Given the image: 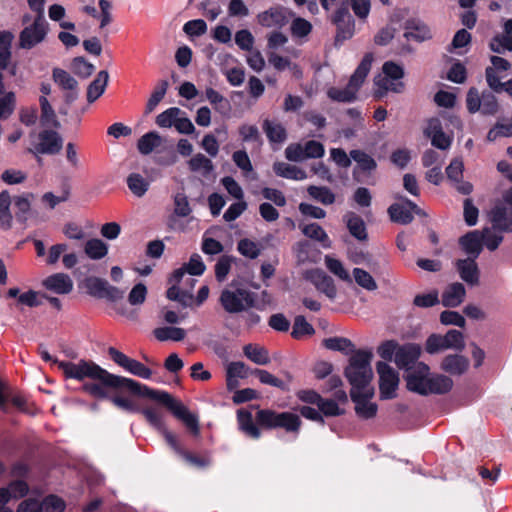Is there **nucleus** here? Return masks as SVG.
Listing matches in <instances>:
<instances>
[{
    "label": "nucleus",
    "instance_id": "obj_16",
    "mask_svg": "<svg viewBox=\"0 0 512 512\" xmlns=\"http://www.w3.org/2000/svg\"><path fill=\"white\" fill-rule=\"evenodd\" d=\"M388 213L392 221L400 224H408L413 218L414 214H420L421 210L412 201L406 199L401 203L392 204Z\"/></svg>",
    "mask_w": 512,
    "mask_h": 512
},
{
    "label": "nucleus",
    "instance_id": "obj_25",
    "mask_svg": "<svg viewBox=\"0 0 512 512\" xmlns=\"http://www.w3.org/2000/svg\"><path fill=\"white\" fill-rule=\"evenodd\" d=\"M465 293V288L461 283H452L442 294V304L445 307H457L463 302Z\"/></svg>",
    "mask_w": 512,
    "mask_h": 512
},
{
    "label": "nucleus",
    "instance_id": "obj_40",
    "mask_svg": "<svg viewBox=\"0 0 512 512\" xmlns=\"http://www.w3.org/2000/svg\"><path fill=\"white\" fill-rule=\"evenodd\" d=\"M189 168L193 172L200 173L203 176H208L213 171V163L203 154L194 155L188 162Z\"/></svg>",
    "mask_w": 512,
    "mask_h": 512
},
{
    "label": "nucleus",
    "instance_id": "obj_8",
    "mask_svg": "<svg viewBox=\"0 0 512 512\" xmlns=\"http://www.w3.org/2000/svg\"><path fill=\"white\" fill-rule=\"evenodd\" d=\"M48 33V23L45 16L35 17L34 21L27 25L19 35V47L31 49L40 44Z\"/></svg>",
    "mask_w": 512,
    "mask_h": 512
},
{
    "label": "nucleus",
    "instance_id": "obj_42",
    "mask_svg": "<svg viewBox=\"0 0 512 512\" xmlns=\"http://www.w3.org/2000/svg\"><path fill=\"white\" fill-rule=\"evenodd\" d=\"M181 114H184V111L180 108L171 107L160 113L156 117L155 122L160 128H171L175 126L176 121L178 117H181Z\"/></svg>",
    "mask_w": 512,
    "mask_h": 512
},
{
    "label": "nucleus",
    "instance_id": "obj_62",
    "mask_svg": "<svg viewBox=\"0 0 512 512\" xmlns=\"http://www.w3.org/2000/svg\"><path fill=\"white\" fill-rule=\"evenodd\" d=\"M446 338L444 336L433 334L426 341V351L430 354L437 353L442 350L449 349L446 346Z\"/></svg>",
    "mask_w": 512,
    "mask_h": 512
},
{
    "label": "nucleus",
    "instance_id": "obj_23",
    "mask_svg": "<svg viewBox=\"0 0 512 512\" xmlns=\"http://www.w3.org/2000/svg\"><path fill=\"white\" fill-rule=\"evenodd\" d=\"M459 243L466 254L471 258H476L480 255L483 246V237L480 231H472L462 236Z\"/></svg>",
    "mask_w": 512,
    "mask_h": 512
},
{
    "label": "nucleus",
    "instance_id": "obj_29",
    "mask_svg": "<svg viewBox=\"0 0 512 512\" xmlns=\"http://www.w3.org/2000/svg\"><path fill=\"white\" fill-rule=\"evenodd\" d=\"M324 263L326 268L339 280L348 284L352 283L353 278L340 260L334 258L331 255H326L324 257Z\"/></svg>",
    "mask_w": 512,
    "mask_h": 512
},
{
    "label": "nucleus",
    "instance_id": "obj_47",
    "mask_svg": "<svg viewBox=\"0 0 512 512\" xmlns=\"http://www.w3.org/2000/svg\"><path fill=\"white\" fill-rule=\"evenodd\" d=\"M352 273L355 282L363 289L368 291H374L377 289L375 280L367 271L361 268H354Z\"/></svg>",
    "mask_w": 512,
    "mask_h": 512
},
{
    "label": "nucleus",
    "instance_id": "obj_33",
    "mask_svg": "<svg viewBox=\"0 0 512 512\" xmlns=\"http://www.w3.org/2000/svg\"><path fill=\"white\" fill-rule=\"evenodd\" d=\"M349 232L358 240L367 238L365 223L362 218L355 213H347L344 217Z\"/></svg>",
    "mask_w": 512,
    "mask_h": 512
},
{
    "label": "nucleus",
    "instance_id": "obj_11",
    "mask_svg": "<svg viewBox=\"0 0 512 512\" xmlns=\"http://www.w3.org/2000/svg\"><path fill=\"white\" fill-rule=\"evenodd\" d=\"M376 368L377 373L379 374V388L381 398H394L399 385L398 373L386 362H378Z\"/></svg>",
    "mask_w": 512,
    "mask_h": 512
},
{
    "label": "nucleus",
    "instance_id": "obj_18",
    "mask_svg": "<svg viewBox=\"0 0 512 512\" xmlns=\"http://www.w3.org/2000/svg\"><path fill=\"white\" fill-rule=\"evenodd\" d=\"M42 286L55 294L66 295L73 290L74 283L68 274L58 272L46 277Z\"/></svg>",
    "mask_w": 512,
    "mask_h": 512
},
{
    "label": "nucleus",
    "instance_id": "obj_63",
    "mask_svg": "<svg viewBox=\"0 0 512 512\" xmlns=\"http://www.w3.org/2000/svg\"><path fill=\"white\" fill-rule=\"evenodd\" d=\"M235 43L240 49L251 51L254 44V37L249 30H239L235 34Z\"/></svg>",
    "mask_w": 512,
    "mask_h": 512
},
{
    "label": "nucleus",
    "instance_id": "obj_43",
    "mask_svg": "<svg viewBox=\"0 0 512 512\" xmlns=\"http://www.w3.org/2000/svg\"><path fill=\"white\" fill-rule=\"evenodd\" d=\"M14 35L11 32H0V69H5L11 58V43Z\"/></svg>",
    "mask_w": 512,
    "mask_h": 512
},
{
    "label": "nucleus",
    "instance_id": "obj_54",
    "mask_svg": "<svg viewBox=\"0 0 512 512\" xmlns=\"http://www.w3.org/2000/svg\"><path fill=\"white\" fill-rule=\"evenodd\" d=\"M490 48L496 53L512 51V37L509 34L499 35L492 39Z\"/></svg>",
    "mask_w": 512,
    "mask_h": 512
},
{
    "label": "nucleus",
    "instance_id": "obj_55",
    "mask_svg": "<svg viewBox=\"0 0 512 512\" xmlns=\"http://www.w3.org/2000/svg\"><path fill=\"white\" fill-rule=\"evenodd\" d=\"M42 512H63L65 510V502L55 495L47 496L41 502Z\"/></svg>",
    "mask_w": 512,
    "mask_h": 512
},
{
    "label": "nucleus",
    "instance_id": "obj_6",
    "mask_svg": "<svg viewBox=\"0 0 512 512\" xmlns=\"http://www.w3.org/2000/svg\"><path fill=\"white\" fill-rule=\"evenodd\" d=\"M257 422L266 428H283L287 432L297 433L301 426L298 415L291 412L277 413L272 410H260L256 417Z\"/></svg>",
    "mask_w": 512,
    "mask_h": 512
},
{
    "label": "nucleus",
    "instance_id": "obj_27",
    "mask_svg": "<svg viewBox=\"0 0 512 512\" xmlns=\"http://www.w3.org/2000/svg\"><path fill=\"white\" fill-rule=\"evenodd\" d=\"M109 74L107 71H100L96 78L90 83L87 89V100L92 103L98 99L105 91L108 84Z\"/></svg>",
    "mask_w": 512,
    "mask_h": 512
},
{
    "label": "nucleus",
    "instance_id": "obj_61",
    "mask_svg": "<svg viewBox=\"0 0 512 512\" xmlns=\"http://www.w3.org/2000/svg\"><path fill=\"white\" fill-rule=\"evenodd\" d=\"M446 346H448L449 349H455L462 351L465 347L464 342V336L463 334L458 330H449L446 335Z\"/></svg>",
    "mask_w": 512,
    "mask_h": 512
},
{
    "label": "nucleus",
    "instance_id": "obj_3",
    "mask_svg": "<svg viewBox=\"0 0 512 512\" xmlns=\"http://www.w3.org/2000/svg\"><path fill=\"white\" fill-rule=\"evenodd\" d=\"M373 62V55L367 53L351 75L348 84L344 88L330 87L327 96L336 102L349 103L357 99V93L363 85Z\"/></svg>",
    "mask_w": 512,
    "mask_h": 512
},
{
    "label": "nucleus",
    "instance_id": "obj_26",
    "mask_svg": "<svg viewBox=\"0 0 512 512\" xmlns=\"http://www.w3.org/2000/svg\"><path fill=\"white\" fill-rule=\"evenodd\" d=\"M453 387V381L450 377L442 374H431L427 385L428 394H445Z\"/></svg>",
    "mask_w": 512,
    "mask_h": 512
},
{
    "label": "nucleus",
    "instance_id": "obj_36",
    "mask_svg": "<svg viewBox=\"0 0 512 512\" xmlns=\"http://www.w3.org/2000/svg\"><path fill=\"white\" fill-rule=\"evenodd\" d=\"M243 353L250 361L257 365H266L270 362L268 351L259 345H245Z\"/></svg>",
    "mask_w": 512,
    "mask_h": 512
},
{
    "label": "nucleus",
    "instance_id": "obj_30",
    "mask_svg": "<svg viewBox=\"0 0 512 512\" xmlns=\"http://www.w3.org/2000/svg\"><path fill=\"white\" fill-rule=\"evenodd\" d=\"M263 130L272 143H283L287 138L286 129L279 122L266 119L263 122Z\"/></svg>",
    "mask_w": 512,
    "mask_h": 512
},
{
    "label": "nucleus",
    "instance_id": "obj_5",
    "mask_svg": "<svg viewBox=\"0 0 512 512\" xmlns=\"http://www.w3.org/2000/svg\"><path fill=\"white\" fill-rule=\"evenodd\" d=\"M404 76L403 68L394 63L386 62L382 67V74L374 78V83L377 86L375 96L382 98L386 92L392 91L395 93L402 92L404 85L400 81Z\"/></svg>",
    "mask_w": 512,
    "mask_h": 512
},
{
    "label": "nucleus",
    "instance_id": "obj_22",
    "mask_svg": "<svg viewBox=\"0 0 512 512\" xmlns=\"http://www.w3.org/2000/svg\"><path fill=\"white\" fill-rule=\"evenodd\" d=\"M469 368V360L463 355L450 354L444 357L441 369L451 375H462Z\"/></svg>",
    "mask_w": 512,
    "mask_h": 512
},
{
    "label": "nucleus",
    "instance_id": "obj_58",
    "mask_svg": "<svg viewBox=\"0 0 512 512\" xmlns=\"http://www.w3.org/2000/svg\"><path fill=\"white\" fill-rule=\"evenodd\" d=\"M68 246L64 243H57L52 245L46 254L45 263L49 266L55 265L62 255L67 251Z\"/></svg>",
    "mask_w": 512,
    "mask_h": 512
},
{
    "label": "nucleus",
    "instance_id": "obj_39",
    "mask_svg": "<svg viewBox=\"0 0 512 512\" xmlns=\"http://www.w3.org/2000/svg\"><path fill=\"white\" fill-rule=\"evenodd\" d=\"M404 36L407 39H414L416 41H423L431 37L429 28L420 22L410 21L406 26Z\"/></svg>",
    "mask_w": 512,
    "mask_h": 512
},
{
    "label": "nucleus",
    "instance_id": "obj_7",
    "mask_svg": "<svg viewBox=\"0 0 512 512\" xmlns=\"http://www.w3.org/2000/svg\"><path fill=\"white\" fill-rule=\"evenodd\" d=\"M220 303L228 313H239L254 305L253 293L247 289H225L220 296Z\"/></svg>",
    "mask_w": 512,
    "mask_h": 512
},
{
    "label": "nucleus",
    "instance_id": "obj_45",
    "mask_svg": "<svg viewBox=\"0 0 512 512\" xmlns=\"http://www.w3.org/2000/svg\"><path fill=\"white\" fill-rule=\"evenodd\" d=\"M127 185L130 191L137 197H142L149 187V183L137 173L128 176Z\"/></svg>",
    "mask_w": 512,
    "mask_h": 512
},
{
    "label": "nucleus",
    "instance_id": "obj_50",
    "mask_svg": "<svg viewBox=\"0 0 512 512\" xmlns=\"http://www.w3.org/2000/svg\"><path fill=\"white\" fill-rule=\"evenodd\" d=\"M141 413L144 415L146 420L149 422L151 426H153L158 431L164 430L165 423L163 419L162 413L153 407H148L141 410Z\"/></svg>",
    "mask_w": 512,
    "mask_h": 512
},
{
    "label": "nucleus",
    "instance_id": "obj_46",
    "mask_svg": "<svg viewBox=\"0 0 512 512\" xmlns=\"http://www.w3.org/2000/svg\"><path fill=\"white\" fill-rule=\"evenodd\" d=\"M168 82L166 80H161L157 86L154 88L148 102L146 105V112L150 113L152 112L156 106L159 104V102L164 98L167 89H168Z\"/></svg>",
    "mask_w": 512,
    "mask_h": 512
},
{
    "label": "nucleus",
    "instance_id": "obj_31",
    "mask_svg": "<svg viewBox=\"0 0 512 512\" xmlns=\"http://www.w3.org/2000/svg\"><path fill=\"white\" fill-rule=\"evenodd\" d=\"M274 172L281 177L293 180H304L307 175L306 172L297 166L290 165L284 162H277L273 165Z\"/></svg>",
    "mask_w": 512,
    "mask_h": 512
},
{
    "label": "nucleus",
    "instance_id": "obj_28",
    "mask_svg": "<svg viewBox=\"0 0 512 512\" xmlns=\"http://www.w3.org/2000/svg\"><path fill=\"white\" fill-rule=\"evenodd\" d=\"M237 419L240 430L247 436L253 439H258L260 437V430L253 422V416L251 412L245 409H240L237 412Z\"/></svg>",
    "mask_w": 512,
    "mask_h": 512
},
{
    "label": "nucleus",
    "instance_id": "obj_41",
    "mask_svg": "<svg viewBox=\"0 0 512 512\" xmlns=\"http://www.w3.org/2000/svg\"><path fill=\"white\" fill-rule=\"evenodd\" d=\"M11 198L7 191L0 193V227L8 230L12 225V215L10 212Z\"/></svg>",
    "mask_w": 512,
    "mask_h": 512
},
{
    "label": "nucleus",
    "instance_id": "obj_2",
    "mask_svg": "<svg viewBox=\"0 0 512 512\" xmlns=\"http://www.w3.org/2000/svg\"><path fill=\"white\" fill-rule=\"evenodd\" d=\"M372 358L373 353L366 350H358L351 356L349 365L345 369V375L352 386L350 392L365 390L366 393H369L371 389H374L371 386L373 378Z\"/></svg>",
    "mask_w": 512,
    "mask_h": 512
},
{
    "label": "nucleus",
    "instance_id": "obj_32",
    "mask_svg": "<svg viewBox=\"0 0 512 512\" xmlns=\"http://www.w3.org/2000/svg\"><path fill=\"white\" fill-rule=\"evenodd\" d=\"M512 136V117L498 120L487 134L488 141H496L499 138Z\"/></svg>",
    "mask_w": 512,
    "mask_h": 512
},
{
    "label": "nucleus",
    "instance_id": "obj_37",
    "mask_svg": "<svg viewBox=\"0 0 512 512\" xmlns=\"http://www.w3.org/2000/svg\"><path fill=\"white\" fill-rule=\"evenodd\" d=\"M161 143L162 138L157 132H148L138 140L137 148L141 154L148 155Z\"/></svg>",
    "mask_w": 512,
    "mask_h": 512
},
{
    "label": "nucleus",
    "instance_id": "obj_38",
    "mask_svg": "<svg viewBox=\"0 0 512 512\" xmlns=\"http://www.w3.org/2000/svg\"><path fill=\"white\" fill-rule=\"evenodd\" d=\"M85 254L93 260L104 258L108 253V246L100 239H90L84 245Z\"/></svg>",
    "mask_w": 512,
    "mask_h": 512
},
{
    "label": "nucleus",
    "instance_id": "obj_1",
    "mask_svg": "<svg viewBox=\"0 0 512 512\" xmlns=\"http://www.w3.org/2000/svg\"><path fill=\"white\" fill-rule=\"evenodd\" d=\"M58 367L63 371L66 377L77 380L90 378L102 382L111 388H123L134 394L148 397L166 406L173 415L181 420L186 427L194 434L199 433V419L194 413H191L186 406L175 399L171 394L161 390H153L132 379L116 376L102 369L93 362L81 360L77 363L63 362L58 363Z\"/></svg>",
    "mask_w": 512,
    "mask_h": 512
},
{
    "label": "nucleus",
    "instance_id": "obj_20",
    "mask_svg": "<svg viewBox=\"0 0 512 512\" xmlns=\"http://www.w3.org/2000/svg\"><path fill=\"white\" fill-rule=\"evenodd\" d=\"M420 353L421 349L416 344H406L399 346L396 351L394 361L399 368L406 369L407 373L409 368L418 363L417 360L420 356Z\"/></svg>",
    "mask_w": 512,
    "mask_h": 512
},
{
    "label": "nucleus",
    "instance_id": "obj_49",
    "mask_svg": "<svg viewBox=\"0 0 512 512\" xmlns=\"http://www.w3.org/2000/svg\"><path fill=\"white\" fill-rule=\"evenodd\" d=\"M350 157L353 159L358 167L363 171H371L375 169L376 162L375 160L368 154L360 150H352L350 152Z\"/></svg>",
    "mask_w": 512,
    "mask_h": 512
},
{
    "label": "nucleus",
    "instance_id": "obj_60",
    "mask_svg": "<svg viewBox=\"0 0 512 512\" xmlns=\"http://www.w3.org/2000/svg\"><path fill=\"white\" fill-rule=\"evenodd\" d=\"M238 251L245 257L254 259L260 254V248L257 243L249 239H242L238 243Z\"/></svg>",
    "mask_w": 512,
    "mask_h": 512
},
{
    "label": "nucleus",
    "instance_id": "obj_44",
    "mask_svg": "<svg viewBox=\"0 0 512 512\" xmlns=\"http://www.w3.org/2000/svg\"><path fill=\"white\" fill-rule=\"evenodd\" d=\"M313 326L305 319L304 316L299 315L294 319L291 335L295 339H301L304 336L314 334Z\"/></svg>",
    "mask_w": 512,
    "mask_h": 512
},
{
    "label": "nucleus",
    "instance_id": "obj_19",
    "mask_svg": "<svg viewBox=\"0 0 512 512\" xmlns=\"http://www.w3.org/2000/svg\"><path fill=\"white\" fill-rule=\"evenodd\" d=\"M53 81L64 91L66 102H73L77 96V81L65 70L54 68L52 71Z\"/></svg>",
    "mask_w": 512,
    "mask_h": 512
},
{
    "label": "nucleus",
    "instance_id": "obj_52",
    "mask_svg": "<svg viewBox=\"0 0 512 512\" xmlns=\"http://www.w3.org/2000/svg\"><path fill=\"white\" fill-rule=\"evenodd\" d=\"M192 209L187 196L184 193H176L174 196L173 213L180 217H187L191 214Z\"/></svg>",
    "mask_w": 512,
    "mask_h": 512
},
{
    "label": "nucleus",
    "instance_id": "obj_9",
    "mask_svg": "<svg viewBox=\"0 0 512 512\" xmlns=\"http://www.w3.org/2000/svg\"><path fill=\"white\" fill-rule=\"evenodd\" d=\"M324 153V146L315 140H309L305 143H293L285 149L286 158L294 162H302L310 158H321Z\"/></svg>",
    "mask_w": 512,
    "mask_h": 512
},
{
    "label": "nucleus",
    "instance_id": "obj_12",
    "mask_svg": "<svg viewBox=\"0 0 512 512\" xmlns=\"http://www.w3.org/2000/svg\"><path fill=\"white\" fill-rule=\"evenodd\" d=\"M63 146V139L54 130L44 129L38 133L34 149H29L30 152L39 154H57Z\"/></svg>",
    "mask_w": 512,
    "mask_h": 512
},
{
    "label": "nucleus",
    "instance_id": "obj_59",
    "mask_svg": "<svg viewBox=\"0 0 512 512\" xmlns=\"http://www.w3.org/2000/svg\"><path fill=\"white\" fill-rule=\"evenodd\" d=\"M181 268H185L186 273L190 276H199L202 275L205 271V265L198 254H194L191 256L189 262L183 265Z\"/></svg>",
    "mask_w": 512,
    "mask_h": 512
},
{
    "label": "nucleus",
    "instance_id": "obj_15",
    "mask_svg": "<svg viewBox=\"0 0 512 512\" xmlns=\"http://www.w3.org/2000/svg\"><path fill=\"white\" fill-rule=\"evenodd\" d=\"M351 398L355 403L356 414L363 419H369L376 415L377 405L370 401L374 395V389L366 393L365 390H355L350 392Z\"/></svg>",
    "mask_w": 512,
    "mask_h": 512
},
{
    "label": "nucleus",
    "instance_id": "obj_21",
    "mask_svg": "<svg viewBox=\"0 0 512 512\" xmlns=\"http://www.w3.org/2000/svg\"><path fill=\"white\" fill-rule=\"evenodd\" d=\"M475 260L476 258L468 257L456 262L461 279L471 285H475L479 281V269Z\"/></svg>",
    "mask_w": 512,
    "mask_h": 512
},
{
    "label": "nucleus",
    "instance_id": "obj_4",
    "mask_svg": "<svg viewBox=\"0 0 512 512\" xmlns=\"http://www.w3.org/2000/svg\"><path fill=\"white\" fill-rule=\"evenodd\" d=\"M169 283L167 298L179 302L184 307H190L194 300L192 290L196 280L186 273L185 268H179L173 272Z\"/></svg>",
    "mask_w": 512,
    "mask_h": 512
},
{
    "label": "nucleus",
    "instance_id": "obj_35",
    "mask_svg": "<svg viewBox=\"0 0 512 512\" xmlns=\"http://www.w3.org/2000/svg\"><path fill=\"white\" fill-rule=\"evenodd\" d=\"M153 334L159 341H181L186 337V331L180 327L164 326L154 329Z\"/></svg>",
    "mask_w": 512,
    "mask_h": 512
},
{
    "label": "nucleus",
    "instance_id": "obj_48",
    "mask_svg": "<svg viewBox=\"0 0 512 512\" xmlns=\"http://www.w3.org/2000/svg\"><path fill=\"white\" fill-rule=\"evenodd\" d=\"M309 195L324 205H330L335 201V195L327 187L310 186Z\"/></svg>",
    "mask_w": 512,
    "mask_h": 512
},
{
    "label": "nucleus",
    "instance_id": "obj_64",
    "mask_svg": "<svg viewBox=\"0 0 512 512\" xmlns=\"http://www.w3.org/2000/svg\"><path fill=\"white\" fill-rule=\"evenodd\" d=\"M72 68L75 74L83 78L90 76L94 71V65L83 58H75Z\"/></svg>",
    "mask_w": 512,
    "mask_h": 512
},
{
    "label": "nucleus",
    "instance_id": "obj_24",
    "mask_svg": "<svg viewBox=\"0 0 512 512\" xmlns=\"http://www.w3.org/2000/svg\"><path fill=\"white\" fill-rule=\"evenodd\" d=\"M249 369L245 363L237 361L231 362L226 368V385L228 390H235L238 385L239 378H246L248 376Z\"/></svg>",
    "mask_w": 512,
    "mask_h": 512
},
{
    "label": "nucleus",
    "instance_id": "obj_17",
    "mask_svg": "<svg viewBox=\"0 0 512 512\" xmlns=\"http://www.w3.org/2000/svg\"><path fill=\"white\" fill-rule=\"evenodd\" d=\"M489 218L493 228L499 232L512 231V208L506 204L497 203L490 211Z\"/></svg>",
    "mask_w": 512,
    "mask_h": 512
},
{
    "label": "nucleus",
    "instance_id": "obj_57",
    "mask_svg": "<svg viewBox=\"0 0 512 512\" xmlns=\"http://www.w3.org/2000/svg\"><path fill=\"white\" fill-rule=\"evenodd\" d=\"M125 370L143 379H149L152 375V371L148 367L132 358L129 359Z\"/></svg>",
    "mask_w": 512,
    "mask_h": 512
},
{
    "label": "nucleus",
    "instance_id": "obj_53",
    "mask_svg": "<svg viewBox=\"0 0 512 512\" xmlns=\"http://www.w3.org/2000/svg\"><path fill=\"white\" fill-rule=\"evenodd\" d=\"M480 111L485 115H494L498 111L497 99L491 92L485 91L481 94Z\"/></svg>",
    "mask_w": 512,
    "mask_h": 512
},
{
    "label": "nucleus",
    "instance_id": "obj_34",
    "mask_svg": "<svg viewBox=\"0 0 512 512\" xmlns=\"http://www.w3.org/2000/svg\"><path fill=\"white\" fill-rule=\"evenodd\" d=\"M300 228L305 236L320 242L323 247L329 248L331 246L327 233L317 223L300 225Z\"/></svg>",
    "mask_w": 512,
    "mask_h": 512
},
{
    "label": "nucleus",
    "instance_id": "obj_56",
    "mask_svg": "<svg viewBox=\"0 0 512 512\" xmlns=\"http://www.w3.org/2000/svg\"><path fill=\"white\" fill-rule=\"evenodd\" d=\"M183 31L189 36H201L207 32V24L202 19H195L186 22Z\"/></svg>",
    "mask_w": 512,
    "mask_h": 512
},
{
    "label": "nucleus",
    "instance_id": "obj_13",
    "mask_svg": "<svg viewBox=\"0 0 512 512\" xmlns=\"http://www.w3.org/2000/svg\"><path fill=\"white\" fill-rule=\"evenodd\" d=\"M291 13L282 6H273L257 15L258 23L265 28L280 29L290 19Z\"/></svg>",
    "mask_w": 512,
    "mask_h": 512
},
{
    "label": "nucleus",
    "instance_id": "obj_51",
    "mask_svg": "<svg viewBox=\"0 0 512 512\" xmlns=\"http://www.w3.org/2000/svg\"><path fill=\"white\" fill-rule=\"evenodd\" d=\"M495 230L496 229L492 227L485 228L482 232H480L481 236L483 237V244L491 251L497 249L503 240L502 235Z\"/></svg>",
    "mask_w": 512,
    "mask_h": 512
},
{
    "label": "nucleus",
    "instance_id": "obj_14",
    "mask_svg": "<svg viewBox=\"0 0 512 512\" xmlns=\"http://www.w3.org/2000/svg\"><path fill=\"white\" fill-rule=\"evenodd\" d=\"M305 278L309 280L315 288L325 294L329 299L336 298L337 289L334 280L321 269H312L305 272Z\"/></svg>",
    "mask_w": 512,
    "mask_h": 512
},
{
    "label": "nucleus",
    "instance_id": "obj_10",
    "mask_svg": "<svg viewBox=\"0 0 512 512\" xmlns=\"http://www.w3.org/2000/svg\"><path fill=\"white\" fill-rule=\"evenodd\" d=\"M430 368L423 362H418L408 369L405 375L408 390L420 395H427V385L430 380Z\"/></svg>",
    "mask_w": 512,
    "mask_h": 512
}]
</instances>
